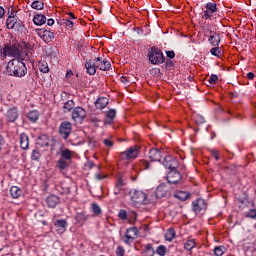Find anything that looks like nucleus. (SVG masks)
I'll return each mask as SVG.
<instances>
[{
  "label": "nucleus",
  "instance_id": "nucleus-35",
  "mask_svg": "<svg viewBox=\"0 0 256 256\" xmlns=\"http://www.w3.org/2000/svg\"><path fill=\"white\" fill-rule=\"evenodd\" d=\"M61 159L66 160V161H71L72 159V155H71V150L69 149H65V150H61Z\"/></svg>",
  "mask_w": 256,
  "mask_h": 256
},
{
  "label": "nucleus",
  "instance_id": "nucleus-46",
  "mask_svg": "<svg viewBox=\"0 0 256 256\" xmlns=\"http://www.w3.org/2000/svg\"><path fill=\"white\" fill-rule=\"evenodd\" d=\"M219 81V76L217 74H211L210 78L208 79V83L210 85H215Z\"/></svg>",
  "mask_w": 256,
  "mask_h": 256
},
{
  "label": "nucleus",
  "instance_id": "nucleus-38",
  "mask_svg": "<svg viewBox=\"0 0 256 256\" xmlns=\"http://www.w3.org/2000/svg\"><path fill=\"white\" fill-rule=\"evenodd\" d=\"M155 252L159 256H166L167 255V247H165V245H160L157 247Z\"/></svg>",
  "mask_w": 256,
  "mask_h": 256
},
{
  "label": "nucleus",
  "instance_id": "nucleus-6",
  "mask_svg": "<svg viewBox=\"0 0 256 256\" xmlns=\"http://www.w3.org/2000/svg\"><path fill=\"white\" fill-rule=\"evenodd\" d=\"M139 237V230L137 227H130L126 229L125 235L122 238L123 243L131 247V244Z\"/></svg>",
  "mask_w": 256,
  "mask_h": 256
},
{
  "label": "nucleus",
  "instance_id": "nucleus-7",
  "mask_svg": "<svg viewBox=\"0 0 256 256\" xmlns=\"http://www.w3.org/2000/svg\"><path fill=\"white\" fill-rule=\"evenodd\" d=\"M72 131H73V124H71V122L69 121L61 122L59 126V135L62 137V139L67 141Z\"/></svg>",
  "mask_w": 256,
  "mask_h": 256
},
{
  "label": "nucleus",
  "instance_id": "nucleus-59",
  "mask_svg": "<svg viewBox=\"0 0 256 256\" xmlns=\"http://www.w3.org/2000/svg\"><path fill=\"white\" fill-rule=\"evenodd\" d=\"M47 25L49 27H53V25H55V20L53 18H50L47 20Z\"/></svg>",
  "mask_w": 256,
  "mask_h": 256
},
{
  "label": "nucleus",
  "instance_id": "nucleus-30",
  "mask_svg": "<svg viewBox=\"0 0 256 256\" xmlns=\"http://www.w3.org/2000/svg\"><path fill=\"white\" fill-rule=\"evenodd\" d=\"M27 118L31 123H37L39 121V111L37 110H32L27 114Z\"/></svg>",
  "mask_w": 256,
  "mask_h": 256
},
{
  "label": "nucleus",
  "instance_id": "nucleus-57",
  "mask_svg": "<svg viewBox=\"0 0 256 256\" xmlns=\"http://www.w3.org/2000/svg\"><path fill=\"white\" fill-rule=\"evenodd\" d=\"M68 17L70 21H77V17H75V14L73 12H69Z\"/></svg>",
  "mask_w": 256,
  "mask_h": 256
},
{
  "label": "nucleus",
  "instance_id": "nucleus-47",
  "mask_svg": "<svg viewBox=\"0 0 256 256\" xmlns=\"http://www.w3.org/2000/svg\"><path fill=\"white\" fill-rule=\"evenodd\" d=\"M194 120H195L196 125H203V123H206L205 117H203L202 115H197L194 118Z\"/></svg>",
  "mask_w": 256,
  "mask_h": 256
},
{
  "label": "nucleus",
  "instance_id": "nucleus-28",
  "mask_svg": "<svg viewBox=\"0 0 256 256\" xmlns=\"http://www.w3.org/2000/svg\"><path fill=\"white\" fill-rule=\"evenodd\" d=\"M195 247H197V241L195 239H188L184 243V249L186 251H193V249H195Z\"/></svg>",
  "mask_w": 256,
  "mask_h": 256
},
{
  "label": "nucleus",
  "instance_id": "nucleus-24",
  "mask_svg": "<svg viewBox=\"0 0 256 256\" xmlns=\"http://www.w3.org/2000/svg\"><path fill=\"white\" fill-rule=\"evenodd\" d=\"M33 23L38 27L41 25H45V23H47V17L43 14H37L33 17Z\"/></svg>",
  "mask_w": 256,
  "mask_h": 256
},
{
  "label": "nucleus",
  "instance_id": "nucleus-19",
  "mask_svg": "<svg viewBox=\"0 0 256 256\" xmlns=\"http://www.w3.org/2000/svg\"><path fill=\"white\" fill-rule=\"evenodd\" d=\"M18 118H19V111L17 110L16 107L10 108L7 111L6 119L8 123H15Z\"/></svg>",
  "mask_w": 256,
  "mask_h": 256
},
{
  "label": "nucleus",
  "instance_id": "nucleus-61",
  "mask_svg": "<svg viewBox=\"0 0 256 256\" xmlns=\"http://www.w3.org/2000/svg\"><path fill=\"white\" fill-rule=\"evenodd\" d=\"M247 79H250V80L255 79V74L253 72H248L247 73Z\"/></svg>",
  "mask_w": 256,
  "mask_h": 256
},
{
  "label": "nucleus",
  "instance_id": "nucleus-39",
  "mask_svg": "<svg viewBox=\"0 0 256 256\" xmlns=\"http://www.w3.org/2000/svg\"><path fill=\"white\" fill-rule=\"evenodd\" d=\"M57 167L60 169V171H65V169L69 167V164H67V161L59 159L57 162Z\"/></svg>",
  "mask_w": 256,
  "mask_h": 256
},
{
  "label": "nucleus",
  "instance_id": "nucleus-40",
  "mask_svg": "<svg viewBox=\"0 0 256 256\" xmlns=\"http://www.w3.org/2000/svg\"><path fill=\"white\" fill-rule=\"evenodd\" d=\"M238 203H240L239 208L240 209H245L247 205H249V198L244 197V198H239Z\"/></svg>",
  "mask_w": 256,
  "mask_h": 256
},
{
  "label": "nucleus",
  "instance_id": "nucleus-1",
  "mask_svg": "<svg viewBox=\"0 0 256 256\" xmlns=\"http://www.w3.org/2000/svg\"><path fill=\"white\" fill-rule=\"evenodd\" d=\"M5 74L21 79V77L27 75V65L21 59H12L6 65Z\"/></svg>",
  "mask_w": 256,
  "mask_h": 256
},
{
  "label": "nucleus",
  "instance_id": "nucleus-62",
  "mask_svg": "<svg viewBox=\"0 0 256 256\" xmlns=\"http://www.w3.org/2000/svg\"><path fill=\"white\" fill-rule=\"evenodd\" d=\"M166 67H173V60L167 59L166 60Z\"/></svg>",
  "mask_w": 256,
  "mask_h": 256
},
{
  "label": "nucleus",
  "instance_id": "nucleus-53",
  "mask_svg": "<svg viewBox=\"0 0 256 256\" xmlns=\"http://www.w3.org/2000/svg\"><path fill=\"white\" fill-rule=\"evenodd\" d=\"M166 57H168L169 59H175V51L173 50L166 51Z\"/></svg>",
  "mask_w": 256,
  "mask_h": 256
},
{
  "label": "nucleus",
  "instance_id": "nucleus-21",
  "mask_svg": "<svg viewBox=\"0 0 256 256\" xmlns=\"http://www.w3.org/2000/svg\"><path fill=\"white\" fill-rule=\"evenodd\" d=\"M46 203H47L48 207H50L51 209H55V207H57V205H59V203H61V200L59 199V197L57 195L52 194L47 197Z\"/></svg>",
  "mask_w": 256,
  "mask_h": 256
},
{
  "label": "nucleus",
  "instance_id": "nucleus-18",
  "mask_svg": "<svg viewBox=\"0 0 256 256\" xmlns=\"http://www.w3.org/2000/svg\"><path fill=\"white\" fill-rule=\"evenodd\" d=\"M96 65L100 71H109L111 69V62L106 59H102L101 57H97Z\"/></svg>",
  "mask_w": 256,
  "mask_h": 256
},
{
  "label": "nucleus",
  "instance_id": "nucleus-2",
  "mask_svg": "<svg viewBox=\"0 0 256 256\" xmlns=\"http://www.w3.org/2000/svg\"><path fill=\"white\" fill-rule=\"evenodd\" d=\"M147 56L152 65H161L165 63V55H163V51L155 46L150 48Z\"/></svg>",
  "mask_w": 256,
  "mask_h": 256
},
{
  "label": "nucleus",
  "instance_id": "nucleus-33",
  "mask_svg": "<svg viewBox=\"0 0 256 256\" xmlns=\"http://www.w3.org/2000/svg\"><path fill=\"white\" fill-rule=\"evenodd\" d=\"M73 107H75V101H73V100H68V101L65 102L64 105H63V111H64V113H69V111H71V109H73Z\"/></svg>",
  "mask_w": 256,
  "mask_h": 256
},
{
  "label": "nucleus",
  "instance_id": "nucleus-34",
  "mask_svg": "<svg viewBox=\"0 0 256 256\" xmlns=\"http://www.w3.org/2000/svg\"><path fill=\"white\" fill-rule=\"evenodd\" d=\"M32 9H35L36 11H42V9L45 8V4L42 1L36 0L32 2L31 4Z\"/></svg>",
  "mask_w": 256,
  "mask_h": 256
},
{
  "label": "nucleus",
  "instance_id": "nucleus-55",
  "mask_svg": "<svg viewBox=\"0 0 256 256\" xmlns=\"http://www.w3.org/2000/svg\"><path fill=\"white\" fill-rule=\"evenodd\" d=\"M45 139V142L41 143L39 142L40 147H49V140L47 139V136H43Z\"/></svg>",
  "mask_w": 256,
  "mask_h": 256
},
{
  "label": "nucleus",
  "instance_id": "nucleus-60",
  "mask_svg": "<svg viewBox=\"0 0 256 256\" xmlns=\"http://www.w3.org/2000/svg\"><path fill=\"white\" fill-rule=\"evenodd\" d=\"M5 17V8L3 6H0V19H3Z\"/></svg>",
  "mask_w": 256,
  "mask_h": 256
},
{
  "label": "nucleus",
  "instance_id": "nucleus-20",
  "mask_svg": "<svg viewBox=\"0 0 256 256\" xmlns=\"http://www.w3.org/2000/svg\"><path fill=\"white\" fill-rule=\"evenodd\" d=\"M148 157L152 161H161L163 158V152L157 148H152L148 152Z\"/></svg>",
  "mask_w": 256,
  "mask_h": 256
},
{
  "label": "nucleus",
  "instance_id": "nucleus-9",
  "mask_svg": "<svg viewBox=\"0 0 256 256\" xmlns=\"http://www.w3.org/2000/svg\"><path fill=\"white\" fill-rule=\"evenodd\" d=\"M7 29H17V31H23V23L17 22V18H15V13H11L6 20Z\"/></svg>",
  "mask_w": 256,
  "mask_h": 256
},
{
  "label": "nucleus",
  "instance_id": "nucleus-31",
  "mask_svg": "<svg viewBox=\"0 0 256 256\" xmlns=\"http://www.w3.org/2000/svg\"><path fill=\"white\" fill-rule=\"evenodd\" d=\"M155 248H153V244H146L144 246L143 254L145 256H155Z\"/></svg>",
  "mask_w": 256,
  "mask_h": 256
},
{
  "label": "nucleus",
  "instance_id": "nucleus-32",
  "mask_svg": "<svg viewBox=\"0 0 256 256\" xmlns=\"http://www.w3.org/2000/svg\"><path fill=\"white\" fill-rule=\"evenodd\" d=\"M177 233L175 232L174 228H169L165 233V239L169 242L173 241L175 239Z\"/></svg>",
  "mask_w": 256,
  "mask_h": 256
},
{
  "label": "nucleus",
  "instance_id": "nucleus-51",
  "mask_svg": "<svg viewBox=\"0 0 256 256\" xmlns=\"http://www.w3.org/2000/svg\"><path fill=\"white\" fill-rule=\"evenodd\" d=\"M119 219H122V221H125L127 219V211L121 209L118 213Z\"/></svg>",
  "mask_w": 256,
  "mask_h": 256
},
{
  "label": "nucleus",
  "instance_id": "nucleus-58",
  "mask_svg": "<svg viewBox=\"0 0 256 256\" xmlns=\"http://www.w3.org/2000/svg\"><path fill=\"white\" fill-rule=\"evenodd\" d=\"M3 145H5V138L2 135H0V151H2Z\"/></svg>",
  "mask_w": 256,
  "mask_h": 256
},
{
  "label": "nucleus",
  "instance_id": "nucleus-29",
  "mask_svg": "<svg viewBox=\"0 0 256 256\" xmlns=\"http://www.w3.org/2000/svg\"><path fill=\"white\" fill-rule=\"evenodd\" d=\"M174 197H176V199H179L180 201H187V199L191 197V194L186 191H178L174 194Z\"/></svg>",
  "mask_w": 256,
  "mask_h": 256
},
{
  "label": "nucleus",
  "instance_id": "nucleus-27",
  "mask_svg": "<svg viewBox=\"0 0 256 256\" xmlns=\"http://www.w3.org/2000/svg\"><path fill=\"white\" fill-rule=\"evenodd\" d=\"M20 195H23V190H21V188L18 186H12L10 188V197H12V199H19Z\"/></svg>",
  "mask_w": 256,
  "mask_h": 256
},
{
  "label": "nucleus",
  "instance_id": "nucleus-11",
  "mask_svg": "<svg viewBox=\"0 0 256 256\" xmlns=\"http://www.w3.org/2000/svg\"><path fill=\"white\" fill-rule=\"evenodd\" d=\"M87 117V111L83 107H75L72 111V119L75 123H82V121Z\"/></svg>",
  "mask_w": 256,
  "mask_h": 256
},
{
  "label": "nucleus",
  "instance_id": "nucleus-13",
  "mask_svg": "<svg viewBox=\"0 0 256 256\" xmlns=\"http://www.w3.org/2000/svg\"><path fill=\"white\" fill-rule=\"evenodd\" d=\"M162 165L165 167V169H170V171H172L173 169H177V167H179V161H177L176 157L168 155L163 159Z\"/></svg>",
  "mask_w": 256,
  "mask_h": 256
},
{
  "label": "nucleus",
  "instance_id": "nucleus-52",
  "mask_svg": "<svg viewBox=\"0 0 256 256\" xmlns=\"http://www.w3.org/2000/svg\"><path fill=\"white\" fill-rule=\"evenodd\" d=\"M210 153L212 157H214L215 161H219V150L213 149L210 151Z\"/></svg>",
  "mask_w": 256,
  "mask_h": 256
},
{
  "label": "nucleus",
  "instance_id": "nucleus-14",
  "mask_svg": "<svg viewBox=\"0 0 256 256\" xmlns=\"http://www.w3.org/2000/svg\"><path fill=\"white\" fill-rule=\"evenodd\" d=\"M206 31L207 33H210L208 43H210L212 47H219V45H221V34L211 30L210 28H207Z\"/></svg>",
  "mask_w": 256,
  "mask_h": 256
},
{
  "label": "nucleus",
  "instance_id": "nucleus-5",
  "mask_svg": "<svg viewBox=\"0 0 256 256\" xmlns=\"http://www.w3.org/2000/svg\"><path fill=\"white\" fill-rule=\"evenodd\" d=\"M129 195L133 203H136L138 205H147V203H149L147 201V194H145V192L141 190L132 189L130 190Z\"/></svg>",
  "mask_w": 256,
  "mask_h": 256
},
{
  "label": "nucleus",
  "instance_id": "nucleus-23",
  "mask_svg": "<svg viewBox=\"0 0 256 256\" xmlns=\"http://www.w3.org/2000/svg\"><path fill=\"white\" fill-rule=\"evenodd\" d=\"M115 117H117V111H115V109H110L106 113V117H105L104 123L106 125H111V123H113V120L115 119Z\"/></svg>",
  "mask_w": 256,
  "mask_h": 256
},
{
  "label": "nucleus",
  "instance_id": "nucleus-22",
  "mask_svg": "<svg viewBox=\"0 0 256 256\" xmlns=\"http://www.w3.org/2000/svg\"><path fill=\"white\" fill-rule=\"evenodd\" d=\"M20 147L23 151L29 149V136L26 133L20 134Z\"/></svg>",
  "mask_w": 256,
  "mask_h": 256
},
{
  "label": "nucleus",
  "instance_id": "nucleus-56",
  "mask_svg": "<svg viewBox=\"0 0 256 256\" xmlns=\"http://www.w3.org/2000/svg\"><path fill=\"white\" fill-rule=\"evenodd\" d=\"M95 179H96V181H103V179H107V176L101 175V174H96Z\"/></svg>",
  "mask_w": 256,
  "mask_h": 256
},
{
  "label": "nucleus",
  "instance_id": "nucleus-17",
  "mask_svg": "<svg viewBox=\"0 0 256 256\" xmlns=\"http://www.w3.org/2000/svg\"><path fill=\"white\" fill-rule=\"evenodd\" d=\"M54 227L57 231V233H59L60 235H63V233H65L67 231V220L65 219H58L54 222Z\"/></svg>",
  "mask_w": 256,
  "mask_h": 256
},
{
  "label": "nucleus",
  "instance_id": "nucleus-45",
  "mask_svg": "<svg viewBox=\"0 0 256 256\" xmlns=\"http://www.w3.org/2000/svg\"><path fill=\"white\" fill-rule=\"evenodd\" d=\"M92 211L94 215H101V207L97 203H92Z\"/></svg>",
  "mask_w": 256,
  "mask_h": 256
},
{
  "label": "nucleus",
  "instance_id": "nucleus-64",
  "mask_svg": "<svg viewBox=\"0 0 256 256\" xmlns=\"http://www.w3.org/2000/svg\"><path fill=\"white\" fill-rule=\"evenodd\" d=\"M66 77H67V79H69L70 77H73V71L68 70V71L66 72Z\"/></svg>",
  "mask_w": 256,
  "mask_h": 256
},
{
  "label": "nucleus",
  "instance_id": "nucleus-49",
  "mask_svg": "<svg viewBox=\"0 0 256 256\" xmlns=\"http://www.w3.org/2000/svg\"><path fill=\"white\" fill-rule=\"evenodd\" d=\"M116 255L117 256H125V248H123V246H118L116 248Z\"/></svg>",
  "mask_w": 256,
  "mask_h": 256
},
{
  "label": "nucleus",
  "instance_id": "nucleus-16",
  "mask_svg": "<svg viewBox=\"0 0 256 256\" xmlns=\"http://www.w3.org/2000/svg\"><path fill=\"white\" fill-rule=\"evenodd\" d=\"M84 67L88 75H95L98 69L96 59H86Z\"/></svg>",
  "mask_w": 256,
  "mask_h": 256
},
{
  "label": "nucleus",
  "instance_id": "nucleus-4",
  "mask_svg": "<svg viewBox=\"0 0 256 256\" xmlns=\"http://www.w3.org/2000/svg\"><path fill=\"white\" fill-rule=\"evenodd\" d=\"M139 146H132L120 153L121 161H135L139 157Z\"/></svg>",
  "mask_w": 256,
  "mask_h": 256
},
{
  "label": "nucleus",
  "instance_id": "nucleus-37",
  "mask_svg": "<svg viewBox=\"0 0 256 256\" xmlns=\"http://www.w3.org/2000/svg\"><path fill=\"white\" fill-rule=\"evenodd\" d=\"M225 251H227V249L225 248V246H216V247L214 248V255H216V256L225 255Z\"/></svg>",
  "mask_w": 256,
  "mask_h": 256
},
{
  "label": "nucleus",
  "instance_id": "nucleus-50",
  "mask_svg": "<svg viewBox=\"0 0 256 256\" xmlns=\"http://www.w3.org/2000/svg\"><path fill=\"white\" fill-rule=\"evenodd\" d=\"M246 217H249V219H256V209H250Z\"/></svg>",
  "mask_w": 256,
  "mask_h": 256
},
{
  "label": "nucleus",
  "instance_id": "nucleus-8",
  "mask_svg": "<svg viewBox=\"0 0 256 256\" xmlns=\"http://www.w3.org/2000/svg\"><path fill=\"white\" fill-rule=\"evenodd\" d=\"M36 33L44 43H51L55 39V33L45 28L36 29Z\"/></svg>",
  "mask_w": 256,
  "mask_h": 256
},
{
  "label": "nucleus",
  "instance_id": "nucleus-42",
  "mask_svg": "<svg viewBox=\"0 0 256 256\" xmlns=\"http://www.w3.org/2000/svg\"><path fill=\"white\" fill-rule=\"evenodd\" d=\"M63 25H65L66 28L71 30L75 25V21L70 20L69 18H66V19H63Z\"/></svg>",
  "mask_w": 256,
  "mask_h": 256
},
{
  "label": "nucleus",
  "instance_id": "nucleus-44",
  "mask_svg": "<svg viewBox=\"0 0 256 256\" xmlns=\"http://www.w3.org/2000/svg\"><path fill=\"white\" fill-rule=\"evenodd\" d=\"M115 187L120 189L121 191H123V187H125V182H123V178L122 177H118Z\"/></svg>",
  "mask_w": 256,
  "mask_h": 256
},
{
  "label": "nucleus",
  "instance_id": "nucleus-25",
  "mask_svg": "<svg viewBox=\"0 0 256 256\" xmlns=\"http://www.w3.org/2000/svg\"><path fill=\"white\" fill-rule=\"evenodd\" d=\"M107 105H109V99H107L105 97H100L95 102L96 109H100V110L105 109V107H107Z\"/></svg>",
  "mask_w": 256,
  "mask_h": 256
},
{
  "label": "nucleus",
  "instance_id": "nucleus-3",
  "mask_svg": "<svg viewBox=\"0 0 256 256\" xmlns=\"http://www.w3.org/2000/svg\"><path fill=\"white\" fill-rule=\"evenodd\" d=\"M7 57H14L15 59H20V61H25V55L15 45L5 44L4 59H7Z\"/></svg>",
  "mask_w": 256,
  "mask_h": 256
},
{
  "label": "nucleus",
  "instance_id": "nucleus-48",
  "mask_svg": "<svg viewBox=\"0 0 256 256\" xmlns=\"http://www.w3.org/2000/svg\"><path fill=\"white\" fill-rule=\"evenodd\" d=\"M139 165L141 169H151V165L146 160H141Z\"/></svg>",
  "mask_w": 256,
  "mask_h": 256
},
{
  "label": "nucleus",
  "instance_id": "nucleus-10",
  "mask_svg": "<svg viewBox=\"0 0 256 256\" xmlns=\"http://www.w3.org/2000/svg\"><path fill=\"white\" fill-rule=\"evenodd\" d=\"M217 11H218L217 3L215 1L208 2L205 5L203 18L204 19H211V17H213L214 15H217Z\"/></svg>",
  "mask_w": 256,
  "mask_h": 256
},
{
  "label": "nucleus",
  "instance_id": "nucleus-12",
  "mask_svg": "<svg viewBox=\"0 0 256 256\" xmlns=\"http://www.w3.org/2000/svg\"><path fill=\"white\" fill-rule=\"evenodd\" d=\"M192 211H194L196 215H199L201 211H207V202H205V199L199 198L194 200L192 202Z\"/></svg>",
  "mask_w": 256,
  "mask_h": 256
},
{
  "label": "nucleus",
  "instance_id": "nucleus-15",
  "mask_svg": "<svg viewBox=\"0 0 256 256\" xmlns=\"http://www.w3.org/2000/svg\"><path fill=\"white\" fill-rule=\"evenodd\" d=\"M166 178L170 185H177L181 183V173H179L177 169L170 170Z\"/></svg>",
  "mask_w": 256,
  "mask_h": 256
},
{
  "label": "nucleus",
  "instance_id": "nucleus-41",
  "mask_svg": "<svg viewBox=\"0 0 256 256\" xmlns=\"http://www.w3.org/2000/svg\"><path fill=\"white\" fill-rule=\"evenodd\" d=\"M210 54L214 57H221V48H219V46H214L211 48Z\"/></svg>",
  "mask_w": 256,
  "mask_h": 256
},
{
  "label": "nucleus",
  "instance_id": "nucleus-36",
  "mask_svg": "<svg viewBox=\"0 0 256 256\" xmlns=\"http://www.w3.org/2000/svg\"><path fill=\"white\" fill-rule=\"evenodd\" d=\"M40 73H49V64L45 61L39 62Z\"/></svg>",
  "mask_w": 256,
  "mask_h": 256
},
{
  "label": "nucleus",
  "instance_id": "nucleus-54",
  "mask_svg": "<svg viewBox=\"0 0 256 256\" xmlns=\"http://www.w3.org/2000/svg\"><path fill=\"white\" fill-rule=\"evenodd\" d=\"M103 143L106 147H113V142L111 139H104Z\"/></svg>",
  "mask_w": 256,
  "mask_h": 256
},
{
  "label": "nucleus",
  "instance_id": "nucleus-26",
  "mask_svg": "<svg viewBox=\"0 0 256 256\" xmlns=\"http://www.w3.org/2000/svg\"><path fill=\"white\" fill-rule=\"evenodd\" d=\"M88 216L85 212H78L75 216V221L78 225H85L87 222Z\"/></svg>",
  "mask_w": 256,
  "mask_h": 256
},
{
  "label": "nucleus",
  "instance_id": "nucleus-63",
  "mask_svg": "<svg viewBox=\"0 0 256 256\" xmlns=\"http://www.w3.org/2000/svg\"><path fill=\"white\" fill-rule=\"evenodd\" d=\"M113 193H114V195H119V193H121V189L114 186Z\"/></svg>",
  "mask_w": 256,
  "mask_h": 256
},
{
  "label": "nucleus",
  "instance_id": "nucleus-43",
  "mask_svg": "<svg viewBox=\"0 0 256 256\" xmlns=\"http://www.w3.org/2000/svg\"><path fill=\"white\" fill-rule=\"evenodd\" d=\"M31 159L32 161H39L41 159V153L39 152V150L34 149L32 151Z\"/></svg>",
  "mask_w": 256,
  "mask_h": 256
}]
</instances>
